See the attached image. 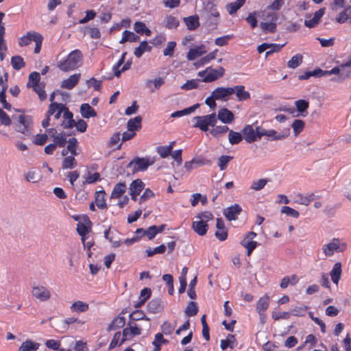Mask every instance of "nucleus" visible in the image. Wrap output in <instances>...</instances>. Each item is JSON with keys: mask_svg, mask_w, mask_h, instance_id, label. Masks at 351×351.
Instances as JSON below:
<instances>
[{"mask_svg": "<svg viewBox=\"0 0 351 351\" xmlns=\"http://www.w3.org/2000/svg\"><path fill=\"white\" fill-rule=\"evenodd\" d=\"M83 62V54L80 49H75L70 52L66 60H60L58 63L60 70L67 72L80 67Z\"/></svg>", "mask_w": 351, "mask_h": 351, "instance_id": "f257e3e1", "label": "nucleus"}, {"mask_svg": "<svg viewBox=\"0 0 351 351\" xmlns=\"http://www.w3.org/2000/svg\"><path fill=\"white\" fill-rule=\"evenodd\" d=\"M196 120V123L193 125V128H199L202 132L208 131V127L214 128L217 122V115L215 112L204 116H196L193 117Z\"/></svg>", "mask_w": 351, "mask_h": 351, "instance_id": "f03ea898", "label": "nucleus"}, {"mask_svg": "<svg viewBox=\"0 0 351 351\" xmlns=\"http://www.w3.org/2000/svg\"><path fill=\"white\" fill-rule=\"evenodd\" d=\"M216 7L217 3L213 0H208L203 3V9L209 14V18L210 16L215 18L208 24L209 26H212V29H216L219 23V13Z\"/></svg>", "mask_w": 351, "mask_h": 351, "instance_id": "7ed1b4c3", "label": "nucleus"}, {"mask_svg": "<svg viewBox=\"0 0 351 351\" xmlns=\"http://www.w3.org/2000/svg\"><path fill=\"white\" fill-rule=\"evenodd\" d=\"M82 221L77 223L76 231L81 237L82 243H84L88 238L87 234L92 231L93 223L86 215H82Z\"/></svg>", "mask_w": 351, "mask_h": 351, "instance_id": "20e7f679", "label": "nucleus"}, {"mask_svg": "<svg viewBox=\"0 0 351 351\" xmlns=\"http://www.w3.org/2000/svg\"><path fill=\"white\" fill-rule=\"evenodd\" d=\"M135 165L133 167L132 173H136L138 171H145L148 167L155 162L154 158L150 157H139L136 156L134 158Z\"/></svg>", "mask_w": 351, "mask_h": 351, "instance_id": "39448f33", "label": "nucleus"}, {"mask_svg": "<svg viewBox=\"0 0 351 351\" xmlns=\"http://www.w3.org/2000/svg\"><path fill=\"white\" fill-rule=\"evenodd\" d=\"M328 75H337V76L331 78V81L334 82L341 83L346 79L351 77V71H343L341 67V64L333 67L331 70L327 71Z\"/></svg>", "mask_w": 351, "mask_h": 351, "instance_id": "423d86ee", "label": "nucleus"}, {"mask_svg": "<svg viewBox=\"0 0 351 351\" xmlns=\"http://www.w3.org/2000/svg\"><path fill=\"white\" fill-rule=\"evenodd\" d=\"M347 248V245L345 243H340L339 239H333L332 242L324 245L323 247L324 253L327 256H331L334 254V251L338 252H343Z\"/></svg>", "mask_w": 351, "mask_h": 351, "instance_id": "0eeeda50", "label": "nucleus"}, {"mask_svg": "<svg viewBox=\"0 0 351 351\" xmlns=\"http://www.w3.org/2000/svg\"><path fill=\"white\" fill-rule=\"evenodd\" d=\"M208 73L201 81L205 83H210L222 77L225 73V69L222 66H219L217 69H213L212 66L207 67Z\"/></svg>", "mask_w": 351, "mask_h": 351, "instance_id": "6e6552de", "label": "nucleus"}, {"mask_svg": "<svg viewBox=\"0 0 351 351\" xmlns=\"http://www.w3.org/2000/svg\"><path fill=\"white\" fill-rule=\"evenodd\" d=\"M243 139L248 143H252L261 139L262 133L254 132V129L251 125H246L241 130Z\"/></svg>", "mask_w": 351, "mask_h": 351, "instance_id": "1a4fd4ad", "label": "nucleus"}, {"mask_svg": "<svg viewBox=\"0 0 351 351\" xmlns=\"http://www.w3.org/2000/svg\"><path fill=\"white\" fill-rule=\"evenodd\" d=\"M290 129L285 128L281 132L278 133L275 130H265L261 134V137L266 136L268 141H279L287 138L290 135Z\"/></svg>", "mask_w": 351, "mask_h": 351, "instance_id": "9d476101", "label": "nucleus"}, {"mask_svg": "<svg viewBox=\"0 0 351 351\" xmlns=\"http://www.w3.org/2000/svg\"><path fill=\"white\" fill-rule=\"evenodd\" d=\"M213 97L217 100L227 101L234 94L232 87H217L213 91Z\"/></svg>", "mask_w": 351, "mask_h": 351, "instance_id": "9b49d317", "label": "nucleus"}, {"mask_svg": "<svg viewBox=\"0 0 351 351\" xmlns=\"http://www.w3.org/2000/svg\"><path fill=\"white\" fill-rule=\"evenodd\" d=\"M241 206L238 204H234L226 208H224L223 210V214L228 221H231L237 220L238 219V216L241 214Z\"/></svg>", "mask_w": 351, "mask_h": 351, "instance_id": "f8f14e48", "label": "nucleus"}, {"mask_svg": "<svg viewBox=\"0 0 351 351\" xmlns=\"http://www.w3.org/2000/svg\"><path fill=\"white\" fill-rule=\"evenodd\" d=\"M19 128H16L15 130L22 134H25L28 131V128L32 125L33 120L30 115L21 114L19 116Z\"/></svg>", "mask_w": 351, "mask_h": 351, "instance_id": "ddd939ff", "label": "nucleus"}, {"mask_svg": "<svg viewBox=\"0 0 351 351\" xmlns=\"http://www.w3.org/2000/svg\"><path fill=\"white\" fill-rule=\"evenodd\" d=\"M164 309V303L160 298H153L147 304V310L149 313L156 314Z\"/></svg>", "mask_w": 351, "mask_h": 351, "instance_id": "4468645a", "label": "nucleus"}, {"mask_svg": "<svg viewBox=\"0 0 351 351\" xmlns=\"http://www.w3.org/2000/svg\"><path fill=\"white\" fill-rule=\"evenodd\" d=\"M325 8H322L317 10L311 20H304V25L310 29L315 27L320 23L321 19L325 13Z\"/></svg>", "mask_w": 351, "mask_h": 351, "instance_id": "2eb2a0df", "label": "nucleus"}, {"mask_svg": "<svg viewBox=\"0 0 351 351\" xmlns=\"http://www.w3.org/2000/svg\"><path fill=\"white\" fill-rule=\"evenodd\" d=\"M217 120L219 119L223 123L228 124L231 123L234 120V113L226 108H222L218 111L217 115Z\"/></svg>", "mask_w": 351, "mask_h": 351, "instance_id": "dca6fc26", "label": "nucleus"}, {"mask_svg": "<svg viewBox=\"0 0 351 351\" xmlns=\"http://www.w3.org/2000/svg\"><path fill=\"white\" fill-rule=\"evenodd\" d=\"M294 104L298 114L297 115H293V117L301 116L302 117H306L308 115V109L309 108L308 100L300 99L296 100Z\"/></svg>", "mask_w": 351, "mask_h": 351, "instance_id": "f3484780", "label": "nucleus"}, {"mask_svg": "<svg viewBox=\"0 0 351 351\" xmlns=\"http://www.w3.org/2000/svg\"><path fill=\"white\" fill-rule=\"evenodd\" d=\"M191 228L199 236H204L208 230L209 226L206 221L199 219L198 221H193Z\"/></svg>", "mask_w": 351, "mask_h": 351, "instance_id": "a211bd4d", "label": "nucleus"}, {"mask_svg": "<svg viewBox=\"0 0 351 351\" xmlns=\"http://www.w3.org/2000/svg\"><path fill=\"white\" fill-rule=\"evenodd\" d=\"M152 289L149 287L143 288L141 292L140 295L138 297V301L134 302V307L135 308H139L143 306L145 303L151 298L152 296Z\"/></svg>", "mask_w": 351, "mask_h": 351, "instance_id": "6ab92c4d", "label": "nucleus"}, {"mask_svg": "<svg viewBox=\"0 0 351 351\" xmlns=\"http://www.w3.org/2000/svg\"><path fill=\"white\" fill-rule=\"evenodd\" d=\"M32 295L41 301H46L50 298L51 293L45 287H33Z\"/></svg>", "mask_w": 351, "mask_h": 351, "instance_id": "aec40b11", "label": "nucleus"}, {"mask_svg": "<svg viewBox=\"0 0 351 351\" xmlns=\"http://www.w3.org/2000/svg\"><path fill=\"white\" fill-rule=\"evenodd\" d=\"M81 75L80 73H75L61 83V88L66 89H73L79 82Z\"/></svg>", "mask_w": 351, "mask_h": 351, "instance_id": "412c9836", "label": "nucleus"}, {"mask_svg": "<svg viewBox=\"0 0 351 351\" xmlns=\"http://www.w3.org/2000/svg\"><path fill=\"white\" fill-rule=\"evenodd\" d=\"M183 21L186 25L187 29L190 31L196 30L200 25L199 18L197 14L184 17Z\"/></svg>", "mask_w": 351, "mask_h": 351, "instance_id": "4be33fe9", "label": "nucleus"}, {"mask_svg": "<svg viewBox=\"0 0 351 351\" xmlns=\"http://www.w3.org/2000/svg\"><path fill=\"white\" fill-rule=\"evenodd\" d=\"M80 112L82 117L84 119H90L97 116L95 110L87 103H84L80 106Z\"/></svg>", "mask_w": 351, "mask_h": 351, "instance_id": "5701e85b", "label": "nucleus"}, {"mask_svg": "<svg viewBox=\"0 0 351 351\" xmlns=\"http://www.w3.org/2000/svg\"><path fill=\"white\" fill-rule=\"evenodd\" d=\"M269 304V297L265 294L263 297L260 298L257 302L256 310L258 313L259 316H263V313L268 308Z\"/></svg>", "mask_w": 351, "mask_h": 351, "instance_id": "b1692460", "label": "nucleus"}, {"mask_svg": "<svg viewBox=\"0 0 351 351\" xmlns=\"http://www.w3.org/2000/svg\"><path fill=\"white\" fill-rule=\"evenodd\" d=\"M142 117L138 115L130 119L127 123V128L129 132H136L142 128Z\"/></svg>", "mask_w": 351, "mask_h": 351, "instance_id": "393cba45", "label": "nucleus"}, {"mask_svg": "<svg viewBox=\"0 0 351 351\" xmlns=\"http://www.w3.org/2000/svg\"><path fill=\"white\" fill-rule=\"evenodd\" d=\"M234 94L236 95L239 101H245L250 97V94L248 91L245 90V86L243 85H237L232 87Z\"/></svg>", "mask_w": 351, "mask_h": 351, "instance_id": "a878e982", "label": "nucleus"}, {"mask_svg": "<svg viewBox=\"0 0 351 351\" xmlns=\"http://www.w3.org/2000/svg\"><path fill=\"white\" fill-rule=\"evenodd\" d=\"M148 43L149 41L143 40L135 48L134 54L136 58H140L145 52H150L152 50V47Z\"/></svg>", "mask_w": 351, "mask_h": 351, "instance_id": "bb28decb", "label": "nucleus"}, {"mask_svg": "<svg viewBox=\"0 0 351 351\" xmlns=\"http://www.w3.org/2000/svg\"><path fill=\"white\" fill-rule=\"evenodd\" d=\"M106 192L104 190H101L99 191H96L95 193V202L96 203L97 206L99 209H107L108 206L106 202L105 195Z\"/></svg>", "mask_w": 351, "mask_h": 351, "instance_id": "cd10ccee", "label": "nucleus"}, {"mask_svg": "<svg viewBox=\"0 0 351 351\" xmlns=\"http://www.w3.org/2000/svg\"><path fill=\"white\" fill-rule=\"evenodd\" d=\"M341 263L340 262L336 263L332 270L330 272V275L331 276V280L333 282V283L337 285L339 283V281L341 278V273H342V269H341Z\"/></svg>", "mask_w": 351, "mask_h": 351, "instance_id": "c85d7f7f", "label": "nucleus"}, {"mask_svg": "<svg viewBox=\"0 0 351 351\" xmlns=\"http://www.w3.org/2000/svg\"><path fill=\"white\" fill-rule=\"evenodd\" d=\"M237 345V341L235 336L232 334H228L226 339H221L220 347L221 350H225L228 347L233 349Z\"/></svg>", "mask_w": 351, "mask_h": 351, "instance_id": "c756f323", "label": "nucleus"}, {"mask_svg": "<svg viewBox=\"0 0 351 351\" xmlns=\"http://www.w3.org/2000/svg\"><path fill=\"white\" fill-rule=\"evenodd\" d=\"M140 40V36L135 34L133 32L129 30H124L122 34V38L119 41L120 44H123L126 42L135 43Z\"/></svg>", "mask_w": 351, "mask_h": 351, "instance_id": "7c9ffc66", "label": "nucleus"}, {"mask_svg": "<svg viewBox=\"0 0 351 351\" xmlns=\"http://www.w3.org/2000/svg\"><path fill=\"white\" fill-rule=\"evenodd\" d=\"M125 317L119 315L108 325V326L107 328V331L110 332L111 330L121 328L125 326Z\"/></svg>", "mask_w": 351, "mask_h": 351, "instance_id": "2f4dec72", "label": "nucleus"}, {"mask_svg": "<svg viewBox=\"0 0 351 351\" xmlns=\"http://www.w3.org/2000/svg\"><path fill=\"white\" fill-rule=\"evenodd\" d=\"M200 106V104L197 103L191 106H189L188 108H185L182 110H177V111H175L173 112L171 114V117H173V118H178V117H181L184 115H187V114H189L192 112H193L196 109H197Z\"/></svg>", "mask_w": 351, "mask_h": 351, "instance_id": "473e14b6", "label": "nucleus"}, {"mask_svg": "<svg viewBox=\"0 0 351 351\" xmlns=\"http://www.w3.org/2000/svg\"><path fill=\"white\" fill-rule=\"evenodd\" d=\"M218 49H215L213 51L209 53L206 56L201 58L199 60L195 62L193 65L196 69L210 62L211 60L215 59Z\"/></svg>", "mask_w": 351, "mask_h": 351, "instance_id": "72a5a7b5", "label": "nucleus"}, {"mask_svg": "<svg viewBox=\"0 0 351 351\" xmlns=\"http://www.w3.org/2000/svg\"><path fill=\"white\" fill-rule=\"evenodd\" d=\"M126 190V184L125 182H120L117 183L111 193L110 198L116 199L121 197L123 194L125 192Z\"/></svg>", "mask_w": 351, "mask_h": 351, "instance_id": "f704fd0d", "label": "nucleus"}, {"mask_svg": "<svg viewBox=\"0 0 351 351\" xmlns=\"http://www.w3.org/2000/svg\"><path fill=\"white\" fill-rule=\"evenodd\" d=\"M40 344L39 343H36L30 339H27L25 341L23 342L21 346L19 348V351H36Z\"/></svg>", "mask_w": 351, "mask_h": 351, "instance_id": "c9c22d12", "label": "nucleus"}, {"mask_svg": "<svg viewBox=\"0 0 351 351\" xmlns=\"http://www.w3.org/2000/svg\"><path fill=\"white\" fill-rule=\"evenodd\" d=\"M40 74L38 72H32L28 77V82L26 84L27 88H35L40 85Z\"/></svg>", "mask_w": 351, "mask_h": 351, "instance_id": "e433bc0d", "label": "nucleus"}, {"mask_svg": "<svg viewBox=\"0 0 351 351\" xmlns=\"http://www.w3.org/2000/svg\"><path fill=\"white\" fill-rule=\"evenodd\" d=\"M246 0H237L234 2L226 5V9L229 14L233 15L245 4Z\"/></svg>", "mask_w": 351, "mask_h": 351, "instance_id": "4c0bfd02", "label": "nucleus"}, {"mask_svg": "<svg viewBox=\"0 0 351 351\" xmlns=\"http://www.w3.org/2000/svg\"><path fill=\"white\" fill-rule=\"evenodd\" d=\"M228 132V141L231 145H237L243 141V136L241 132H238L232 130H230Z\"/></svg>", "mask_w": 351, "mask_h": 351, "instance_id": "58836bf2", "label": "nucleus"}, {"mask_svg": "<svg viewBox=\"0 0 351 351\" xmlns=\"http://www.w3.org/2000/svg\"><path fill=\"white\" fill-rule=\"evenodd\" d=\"M240 244L246 248V254L247 256H250L252 252L260 245V243L257 241H245V239H243Z\"/></svg>", "mask_w": 351, "mask_h": 351, "instance_id": "ea45409f", "label": "nucleus"}, {"mask_svg": "<svg viewBox=\"0 0 351 351\" xmlns=\"http://www.w3.org/2000/svg\"><path fill=\"white\" fill-rule=\"evenodd\" d=\"M350 16L351 5H348L339 14V15L336 17L335 21L339 23L342 24L346 22L350 18Z\"/></svg>", "mask_w": 351, "mask_h": 351, "instance_id": "a19ab883", "label": "nucleus"}, {"mask_svg": "<svg viewBox=\"0 0 351 351\" xmlns=\"http://www.w3.org/2000/svg\"><path fill=\"white\" fill-rule=\"evenodd\" d=\"M144 182L139 178L133 180L130 185V191L134 193L140 194L145 189Z\"/></svg>", "mask_w": 351, "mask_h": 351, "instance_id": "79ce46f5", "label": "nucleus"}, {"mask_svg": "<svg viewBox=\"0 0 351 351\" xmlns=\"http://www.w3.org/2000/svg\"><path fill=\"white\" fill-rule=\"evenodd\" d=\"M199 312V307L197 303L194 301L188 302L187 306L184 310V313L188 317L195 316Z\"/></svg>", "mask_w": 351, "mask_h": 351, "instance_id": "37998d69", "label": "nucleus"}, {"mask_svg": "<svg viewBox=\"0 0 351 351\" xmlns=\"http://www.w3.org/2000/svg\"><path fill=\"white\" fill-rule=\"evenodd\" d=\"M70 308L72 312L84 313L88 310L89 306L87 303L78 300L73 302Z\"/></svg>", "mask_w": 351, "mask_h": 351, "instance_id": "c03bdc74", "label": "nucleus"}, {"mask_svg": "<svg viewBox=\"0 0 351 351\" xmlns=\"http://www.w3.org/2000/svg\"><path fill=\"white\" fill-rule=\"evenodd\" d=\"M129 318L131 321L150 320V319L145 315L144 311L138 308H136V310L132 311L130 314Z\"/></svg>", "mask_w": 351, "mask_h": 351, "instance_id": "a18cd8bd", "label": "nucleus"}, {"mask_svg": "<svg viewBox=\"0 0 351 351\" xmlns=\"http://www.w3.org/2000/svg\"><path fill=\"white\" fill-rule=\"evenodd\" d=\"M298 199L297 202L305 206H308L312 201L315 199H319L320 197L319 195H315L314 193H311L306 196H304L303 195L299 193L297 195Z\"/></svg>", "mask_w": 351, "mask_h": 351, "instance_id": "49530a36", "label": "nucleus"}, {"mask_svg": "<svg viewBox=\"0 0 351 351\" xmlns=\"http://www.w3.org/2000/svg\"><path fill=\"white\" fill-rule=\"evenodd\" d=\"M51 137L57 147H63L65 146L66 143H68L66 134L64 132L58 133L57 135H51Z\"/></svg>", "mask_w": 351, "mask_h": 351, "instance_id": "de8ad7c7", "label": "nucleus"}, {"mask_svg": "<svg viewBox=\"0 0 351 351\" xmlns=\"http://www.w3.org/2000/svg\"><path fill=\"white\" fill-rule=\"evenodd\" d=\"M75 156H69L65 157L62 162V168L64 169H72L77 166V160L74 157Z\"/></svg>", "mask_w": 351, "mask_h": 351, "instance_id": "09e8293b", "label": "nucleus"}, {"mask_svg": "<svg viewBox=\"0 0 351 351\" xmlns=\"http://www.w3.org/2000/svg\"><path fill=\"white\" fill-rule=\"evenodd\" d=\"M11 64L14 70L19 71L25 66V62L21 56L16 55L12 57Z\"/></svg>", "mask_w": 351, "mask_h": 351, "instance_id": "8fccbe9b", "label": "nucleus"}, {"mask_svg": "<svg viewBox=\"0 0 351 351\" xmlns=\"http://www.w3.org/2000/svg\"><path fill=\"white\" fill-rule=\"evenodd\" d=\"M260 27L265 34L275 33L276 32V23L269 22H261Z\"/></svg>", "mask_w": 351, "mask_h": 351, "instance_id": "3c124183", "label": "nucleus"}, {"mask_svg": "<svg viewBox=\"0 0 351 351\" xmlns=\"http://www.w3.org/2000/svg\"><path fill=\"white\" fill-rule=\"evenodd\" d=\"M303 60V56L300 53L293 56L287 62V66L291 69H295L299 66Z\"/></svg>", "mask_w": 351, "mask_h": 351, "instance_id": "603ef678", "label": "nucleus"}, {"mask_svg": "<svg viewBox=\"0 0 351 351\" xmlns=\"http://www.w3.org/2000/svg\"><path fill=\"white\" fill-rule=\"evenodd\" d=\"M291 127L293 130L294 135L297 136L303 131L305 127V122L302 119H295L291 124Z\"/></svg>", "mask_w": 351, "mask_h": 351, "instance_id": "864d4df0", "label": "nucleus"}, {"mask_svg": "<svg viewBox=\"0 0 351 351\" xmlns=\"http://www.w3.org/2000/svg\"><path fill=\"white\" fill-rule=\"evenodd\" d=\"M206 51H199L195 47L191 48L186 54V58L189 61L195 60L197 58L205 54Z\"/></svg>", "mask_w": 351, "mask_h": 351, "instance_id": "5fc2aeb1", "label": "nucleus"}, {"mask_svg": "<svg viewBox=\"0 0 351 351\" xmlns=\"http://www.w3.org/2000/svg\"><path fill=\"white\" fill-rule=\"evenodd\" d=\"M167 247L165 244H161L159 246L152 249L150 247L147 248L145 250V253L147 254V257H152L157 254H163L166 251Z\"/></svg>", "mask_w": 351, "mask_h": 351, "instance_id": "6e6d98bb", "label": "nucleus"}, {"mask_svg": "<svg viewBox=\"0 0 351 351\" xmlns=\"http://www.w3.org/2000/svg\"><path fill=\"white\" fill-rule=\"evenodd\" d=\"M79 142L76 138H71L68 140L67 149L73 156H77V148L78 147Z\"/></svg>", "mask_w": 351, "mask_h": 351, "instance_id": "4d7b16f0", "label": "nucleus"}, {"mask_svg": "<svg viewBox=\"0 0 351 351\" xmlns=\"http://www.w3.org/2000/svg\"><path fill=\"white\" fill-rule=\"evenodd\" d=\"M192 162H193L195 168L202 167L204 165H210L212 164V162L210 160H208L202 156H195L192 159Z\"/></svg>", "mask_w": 351, "mask_h": 351, "instance_id": "13d9d810", "label": "nucleus"}, {"mask_svg": "<svg viewBox=\"0 0 351 351\" xmlns=\"http://www.w3.org/2000/svg\"><path fill=\"white\" fill-rule=\"evenodd\" d=\"M233 159V156L223 155L218 158V166L221 171L225 170L228 163Z\"/></svg>", "mask_w": 351, "mask_h": 351, "instance_id": "bf43d9fd", "label": "nucleus"}, {"mask_svg": "<svg viewBox=\"0 0 351 351\" xmlns=\"http://www.w3.org/2000/svg\"><path fill=\"white\" fill-rule=\"evenodd\" d=\"M45 82H42L40 85L33 88V90L36 93L40 101H44L47 99V93L45 90Z\"/></svg>", "mask_w": 351, "mask_h": 351, "instance_id": "052dcab7", "label": "nucleus"}, {"mask_svg": "<svg viewBox=\"0 0 351 351\" xmlns=\"http://www.w3.org/2000/svg\"><path fill=\"white\" fill-rule=\"evenodd\" d=\"M101 180L100 173L98 172H95L93 174H91L88 171V176L86 178V180L83 182L82 186H84L86 184H95L98 181H100Z\"/></svg>", "mask_w": 351, "mask_h": 351, "instance_id": "680f3d73", "label": "nucleus"}, {"mask_svg": "<svg viewBox=\"0 0 351 351\" xmlns=\"http://www.w3.org/2000/svg\"><path fill=\"white\" fill-rule=\"evenodd\" d=\"M166 21H167V23H166L165 27L169 29H176L180 25V22L177 19V18L172 15L167 16Z\"/></svg>", "mask_w": 351, "mask_h": 351, "instance_id": "e2e57ef3", "label": "nucleus"}, {"mask_svg": "<svg viewBox=\"0 0 351 351\" xmlns=\"http://www.w3.org/2000/svg\"><path fill=\"white\" fill-rule=\"evenodd\" d=\"M215 128L210 131V133L215 138H218L219 134L226 133L230 130V128L227 125H215Z\"/></svg>", "mask_w": 351, "mask_h": 351, "instance_id": "0e129e2a", "label": "nucleus"}, {"mask_svg": "<svg viewBox=\"0 0 351 351\" xmlns=\"http://www.w3.org/2000/svg\"><path fill=\"white\" fill-rule=\"evenodd\" d=\"M121 336V332L120 331L116 332L114 334L112 339L111 340L110 345L108 348V351H110L112 349L115 348L117 346L120 347L122 344H120V337Z\"/></svg>", "mask_w": 351, "mask_h": 351, "instance_id": "69168bd1", "label": "nucleus"}, {"mask_svg": "<svg viewBox=\"0 0 351 351\" xmlns=\"http://www.w3.org/2000/svg\"><path fill=\"white\" fill-rule=\"evenodd\" d=\"M48 140V135L45 134H37L34 136L33 139V143L36 145H44Z\"/></svg>", "mask_w": 351, "mask_h": 351, "instance_id": "338daca9", "label": "nucleus"}, {"mask_svg": "<svg viewBox=\"0 0 351 351\" xmlns=\"http://www.w3.org/2000/svg\"><path fill=\"white\" fill-rule=\"evenodd\" d=\"M84 34L86 32L89 34L90 37L93 39H98L101 37V32L97 27H84Z\"/></svg>", "mask_w": 351, "mask_h": 351, "instance_id": "774afa93", "label": "nucleus"}]
</instances>
